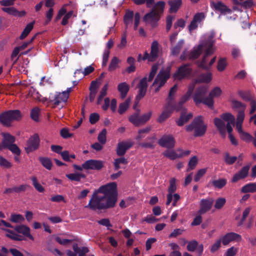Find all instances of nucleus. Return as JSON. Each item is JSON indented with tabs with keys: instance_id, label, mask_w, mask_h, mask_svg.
Masks as SVG:
<instances>
[{
	"instance_id": "1",
	"label": "nucleus",
	"mask_w": 256,
	"mask_h": 256,
	"mask_svg": "<svg viewBox=\"0 0 256 256\" xmlns=\"http://www.w3.org/2000/svg\"><path fill=\"white\" fill-rule=\"evenodd\" d=\"M117 200V184L112 182L95 190L86 207L94 210H106L114 208Z\"/></svg>"
},
{
	"instance_id": "2",
	"label": "nucleus",
	"mask_w": 256,
	"mask_h": 256,
	"mask_svg": "<svg viewBox=\"0 0 256 256\" xmlns=\"http://www.w3.org/2000/svg\"><path fill=\"white\" fill-rule=\"evenodd\" d=\"M214 123L221 136L224 138L226 136V129L228 136L232 134V125L235 124V117L231 113H223L221 118H216L214 120Z\"/></svg>"
},
{
	"instance_id": "3",
	"label": "nucleus",
	"mask_w": 256,
	"mask_h": 256,
	"mask_svg": "<svg viewBox=\"0 0 256 256\" xmlns=\"http://www.w3.org/2000/svg\"><path fill=\"white\" fill-rule=\"evenodd\" d=\"M165 2L162 1L158 2L153 7L150 12L146 14L144 18V21L150 24L152 27L157 26V22L160 20L162 14L164 12Z\"/></svg>"
},
{
	"instance_id": "4",
	"label": "nucleus",
	"mask_w": 256,
	"mask_h": 256,
	"mask_svg": "<svg viewBox=\"0 0 256 256\" xmlns=\"http://www.w3.org/2000/svg\"><path fill=\"white\" fill-rule=\"evenodd\" d=\"M214 38V33H211L208 35L207 40L205 42V46L206 48L205 53L202 60H198L196 62L199 68H202L205 70H208L210 69V66H208V64H207V61L208 56L214 52L212 46L215 42Z\"/></svg>"
},
{
	"instance_id": "5",
	"label": "nucleus",
	"mask_w": 256,
	"mask_h": 256,
	"mask_svg": "<svg viewBox=\"0 0 256 256\" xmlns=\"http://www.w3.org/2000/svg\"><path fill=\"white\" fill-rule=\"evenodd\" d=\"M186 129L188 132L194 130L195 136H202L205 134L207 126L204 123L202 116H200L195 118L190 124L186 126Z\"/></svg>"
},
{
	"instance_id": "6",
	"label": "nucleus",
	"mask_w": 256,
	"mask_h": 256,
	"mask_svg": "<svg viewBox=\"0 0 256 256\" xmlns=\"http://www.w3.org/2000/svg\"><path fill=\"white\" fill-rule=\"evenodd\" d=\"M160 44L158 42L154 40L151 44L150 53L146 52L144 56L142 57V54H139L138 57V61L140 62L141 60H148L150 62H154L156 60L160 54Z\"/></svg>"
},
{
	"instance_id": "7",
	"label": "nucleus",
	"mask_w": 256,
	"mask_h": 256,
	"mask_svg": "<svg viewBox=\"0 0 256 256\" xmlns=\"http://www.w3.org/2000/svg\"><path fill=\"white\" fill-rule=\"evenodd\" d=\"M170 68H167L166 70H161L160 71L152 84V86H157L154 90L156 92H158L169 79L170 76Z\"/></svg>"
},
{
	"instance_id": "8",
	"label": "nucleus",
	"mask_w": 256,
	"mask_h": 256,
	"mask_svg": "<svg viewBox=\"0 0 256 256\" xmlns=\"http://www.w3.org/2000/svg\"><path fill=\"white\" fill-rule=\"evenodd\" d=\"M68 98V92H59L55 95L53 100H50L48 102V106L52 108H58L60 110L66 104Z\"/></svg>"
},
{
	"instance_id": "9",
	"label": "nucleus",
	"mask_w": 256,
	"mask_h": 256,
	"mask_svg": "<svg viewBox=\"0 0 256 256\" xmlns=\"http://www.w3.org/2000/svg\"><path fill=\"white\" fill-rule=\"evenodd\" d=\"M22 118V113H1L0 122L4 126L10 127L14 121H18Z\"/></svg>"
},
{
	"instance_id": "10",
	"label": "nucleus",
	"mask_w": 256,
	"mask_h": 256,
	"mask_svg": "<svg viewBox=\"0 0 256 256\" xmlns=\"http://www.w3.org/2000/svg\"><path fill=\"white\" fill-rule=\"evenodd\" d=\"M208 86H201L198 88L192 96L193 100L195 104L198 105L200 104H203L207 106L206 102L208 96L206 97V94L208 92Z\"/></svg>"
},
{
	"instance_id": "11",
	"label": "nucleus",
	"mask_w": 256,
	"mask_h": 256,
	"mask_svg": "<svg viewBox=\"0 0 256 256\" xmlns=\"http://www.w3.org/2000/svg\"><path fill=\"white\" fill-rule=\"evenodd\" d=\"M134 18V30H136L140 20V14L137 12L134 15L133 11L127 10L126 12L124 17V22L126 27L128 28L129 26L132 25V19Z\"/></svg>"
},
{
	"instance_id": "12",
	"label": "nucleus",
	"mask_w": 256,
	"mask_h": 256,
	"mask_svg": "<svg viewBox=\"0 0 256 256\" xmlns=\"http://www.w3.org/2000/svg\"><path fill=\"white\" fill-rule=\"evenodd\" d=\"M141 114L134 113L129 116V121L136 126L145 124L150 118L151 113H145L143 114Z\"/></svg>"
},
{
	"instance_id": "13",
	"label": "nucleus",
	"mask_w": 256,
	"mask_h": 256,
	"mask_svg": "<svg viewBox=\"0 0 256 256\" xmlns=\"http://www.w3.org/2000/svg\"><path fill=\"white\" fill-rule=\"evenodd\" d=\"M40 146V138L38 134L36 133L31 136L26 142L25 150L27 154L37 150Z\"/></svg>"
},
{
	"instance_id": "14",
	"label": "nucleus",
	"mask_w": 256,
	"mask_h": 256,
	"mask_svg": "<svg viewBox=\"0 0 256 256\" xmlns=\"http://www.w3.org/2000/svg\"><path fill=\"white\" fill-rule=\"evenodd\" d=\"M192 68L189 64H184L180 66L177 71L174 74V80H182L190 76L192 72Z\"/></svg>"
},
{
	"instance_id": "15",
	"label": "nucleus",
	"mask_w": 256,
	"mask_h": 256,
	"mask_svg": "<svg viewBox=\"0 0 256 256\" xmlns=\"http://www.w3.org/2000/svg\"><path fill=\"white\" fill-rule=\"evenodd\" d=\"M104 166V162L100 160H89L82 164L84 169L100 170Z\"/></svg>"
},
{
	"instance_id": "16",
	"label": "nucleus",
	"mask_w": 256,
	"mask_h": 256,
	"mask_svg": "<svg viewBox=\"0 0 256 256\" xmlns=\"http://www.w3.org/2000/svg\"><path fill=\"white\" fill-rule=\"evenodd\" d=\"M175 139L172 134H164L158 140V144L162 147L172 148L175 146Z\"/></svg>"
},
{
	"instance_id": "17",
	"label": "nucleus",
	"mask_w": 256,
	"mask_h": 256,
	"mask_svg": "<svg viewBox=\"0 0 256 256\" xmlns=\"http://www.w3.org/2000/svg\"><path fill=\"white\" fill-rule=\"evenodd\" d=\"M214 200L212 198H202L200 202V209L198 214H204L208 212L212 208Z\"/></svg>"
},
{
	"instance_id": "18",
	"label": "nucleus",
	"mask_w": 256,
	"mask_h": 256,
	"mask_svg": "<svg viewBox=\"0 0 256 256\" xmlns=\"http://www.w3.org/2000/svg\"><path fill=\"white\" fill-rule=\"evenodd\" d=\"M158 70V64H155L152 66L151 71H150V72L149 74L148 78V82L152 81V80H153L154 78V76L157 72ZM147 82H148V80L146 77L142 78L140 80L138 87L147 89V88L148 86Z\"/></svg>"
},
{
	"instance_id": "19",
	"label": "nucleus",
	"mask_w": 256,
	"mask_h": 256,
	"mask_svg": "<svg viewBox=\"0 0 256 256\" xmlns=\"http://www.w3.org/2000/svg\"><path fill=\"white\" fill-rule=\"evenodd\" d=\"M30 188V186L28 184H22L20 186H15L12 188H6L4 191V194H10L12 193L20 194L26 191L28 188Z\"/></svg>"
},
{
	"instance_id": "20",
	"label": "nucleus",
	"mask_w": 256,
	"mask_h": 256,
	"mask_svg": "<svg viewBox=\"0 0 256 256\" xmlns=\"http://www.w3.org/2000/svg\"><path fill=\"white\" fill-rule=\"evenodd\" d=\"M134 142L129 140L126 142H121L118 144L116 148V154L120 156H123L126 152V150L132 148Z\"/></svg>"
},
{
	"instance_id": "21",
	"label": "nucleus",
	"mask_w": 256,
	"mask_h": 256,
	"mask_svg": "<svg viewBox=\"0 0 256 256\" xmlns=\"http://www.w3.org/2000/svg\"><path fill=\"white\" fill-rule=\"evenodd\" d=\"M2 143L0 144L2 146V150L3 149H6L10 144H14L16 142V138L8 132H4L2 134Z\"/></svg>"
},
{
	"instance_id": "22",
	"label": "nucleus",
	"mask_w": 256,
	"mask_h": 256,
	"mask_svg": "<svg viewBox=\"0 0 256 256\" xmlns=\"http://www.w3.org/2000/svg\"><path fill=\"white\" fill-rule=\"evenodd\" d=\"M222 94V90L219 87H215L210 92L207 99V106L212 108L214 106V98L219 97Z\"/></svg>"
},
{
	"instance_id": "23",
	"label": "nucleus",
	"mask_w": 256,
	"mask_h": 256,
	"mask_svg": "<svg viewBox=\"0 0 256 256\" xmlns=\"http://www.w3.org/2000/svg\"><path fill=\"white\" fill-rule=\"evenodd\" d=\"M205 18L204 14L203 12L196 13L193 17L192 20L188 26L190 32L196 30L198 27V24L200 23Z\"/></svg>"
},
{
	"instance_id": "24",
	"label": "nucleus",
	"mask_w": 256,
	"mask_h": 256,
	"mask_svg": "<svg viewBox=\"0 0 256 256\" xmlns=\"http://www.w3.org/2000/svg\"><path fill=\"white\" fill-rule=\"evenodd\" d=\"M221 242L224 246L228 244L230 242L234 240L240 241L242 240V236L240 234L235 232H229L226 234L220 239Z\"/></svg>"
},
{
	"instance_id": "25",
	"label": "nucleus",
	"mask_w": 256,
	"mask_h": 256,
	"mask_svg": "<svg viewBox=\"0 0 256 256\" xmlns=\"http://www.w3.org/2000/svg\"><path fill=\"white\" fill-rule=\"evenodd\" d=\"M211 6L214 8L216 10L220 12L222 14H230L232 12L231 9L221 1H218L217 2H211Z\"/></svg>"
},
{
	"instance_id": "26",
	"label": "nucleus",
	"mask_w": 256,
	"mask_h": 256,
	"mask_svg": "<svg viewBox=\"0 0 256 256\" xmlns=\"http://www.w3.org/2000/svg\"><path fill=\"white\" fill-rule=\"evenodd\" d=\"M205 46V42L203 44H200L197 47H194L192 50L188 53V60H196L202 54L203 48Z\"/></svg>"
},
{
	"instance_id": "27",
	"label": "nucleus",
	"mask_w": 256,
	"mask_h": 256,
	"mask_svg": "<svg viewBox=\"0 0 256 256\" xmlns=\"http://www.w3.org/2000/svg\"><path fill=\"white\" fill-rule=\"evenodd\" d=\"M14 230L19 234H22L24 236L28 237L30 240H34V236L30 234V228L28 226L20 224L16 226L14 228Z\"/></svg>"
},
{
	"instance_id": "28",
	"label": "nucleus",
	"mask_w": 256,
	"mask_h": 256,
	"mask_svg": "<svg viewBox=\"0 0 256 256\" xmlns=\"http://www.w3.org/2000/svg\"><path fill=\"white\" fill-rule=\"evenodd\" d=\"M193 117L192 113H180V116L176 120V124L179 126H183Z\"/></svg>"
},
{
	"instance_id": "29",
	"label": "nucleus",
	"mask_w": 256,
	"mask_h": 256,
	"mask_svg": "<svg viewBox=\"0 0 256 256\" xmlns=\"http://www.w3.org/2000/svg\"><path fill=\"white\" fill-rule=\"evenodd\" d=\"M110 106L111 110L114 112L116 108V100L115 98H113L110 104V99L106 98L104 99V104L102 105V108L104 111L108 110V107Z\"/></svg>"
},
{
	"instance_id": "30",
	"label": "nucleus",
	"mask_w": 256,
	"mask_h": 256,
	"mask_svg": "<svg viewBox=\"0 0 256 256\" xmlns=\"http://www.w3.org/2000/svg\"><path fill=\"white\" fill-rule=\"evenodd\" d=\"M195 86L194 84H192L188 86V90L186 94L184 95L180 98L179 102V106H182V104L186 102L190 98L191 96L193 90H194Z\"/></svg>"
},
{
	"instance_id": "31",
	"label": "nucleus",
	"mask_w": 256,
	"mask_h": 256,
	"mask_svg": "<svg viewBox=\"0 0 256 256\" xmlns=\"http://www.w3.org/2000/svg\"><path fill=\"white\" fill-rule=\"evenodd\" d=\"M118 90L120 94V98L123 99L126 96L130 90V86L128 84L124 82L118 85Z\"/></svg>"
},
{
	"instance_id": "32",
	"label": "nucleus",
	"mask_w": 256,
	"mask_h": 256,
	"mask_svg": "<svg viewBox=\"0 0 256 256\" xmlns=\"http://www.w3.org/2000/svg\"><path fill=\"white\" fill-rule=\"evenodd\" d=\"M168 4L170 6V12H176L182 4V0H170Z\"/></svg>"
},
{
	"instance_id": "33",
	"label": "nucleus",
	"mask_w": 256,
	"mask_h": 256,
	"mask_svg": "<svg viewBox=\"0 0 256 256\" xmlns=\"http://www.w3.org/2000/svg\"><path fill=\"white\" fill-rule=\"evenodd\" d=\"M139 88L138 92L134 104L133 106L134 109L136 111L138 110L136 108V107H137L140 100L142 98H143L144 96L146 95V92L147 90V89L144 88Z\"/></svg>"
},
{
	"instance_id": "34",
	"label": "nucleus",
	"mask_w": 256,
	"mask_h": 256,
	"mask_svg": "<svg viewBox=\"0 0 256 256\" xmlns=\"http://www.w3.org/2000/svg\"><path fill=\"white\" fill-rule=\"evenodd\" d=\"M74 251L76 253V255L78 256H84L89 250L87 247H79L78 244H74L72 245Z\"/></svg>"
},
{
	"instance_id": "35",
	"label": "nucleus",
	"mask_w": 256,
	"mask_h": 256,
	"mask_svg": "<svg viewBox=\"0 0 256 256\" xmlns=\"http://www.w3.org/2000/svg\"><path fill=\"white\" fill-rule=\"evenodd\" d=\"M66 176L71 181H75L78 182H80L81 178H86V175L82 173H73L66 174Z\"/></svg>"
},
{
	"instance_id": "36",
	"label": "nucleus",
	"mask_w": 256,
	"mask_h": 256,
	"mask_svg": "<svg viewBox=\"0 0 256 256\" xmlns=\"http://www.w3.org/2000/svg\"><path fill=\"white\" fill-rule=\"evenodd\" d=\"M241 192L242 193L256 192V183H249L243 186L241 188Z\"/></svg>"
},
{
	"instance_id": "37",
	"label": "nucleus",
	"mask_w": 256,
	"mask_h": 256,
	"mask_svg": "<svg viewBox=\"0 0 256 256\" xmlns=\"http://www.w3.org/2000/svg\"><path fill=\"white\" fill-rule=\"evenodd\" d=\"M231 102L232 106L234 110H238L239 112H244L246 108L245 104L236 100H232Z\"/></svg>"
},
{
	"instance_id": "38",
	"label": "nucleus",
	"mask_w": 256,
	"mask_h": 256,
	"mask_svg": "<svg viewBox=\"0 0 256 256\" xmlns=\"http://www.w3.org/2000/svg\"><path fill=\"white\" fill-rule=\"evenodd\" d=\"M212 74L210 72H207L200 74L197 78L196 81L198 82H210L212 78Z\"/></svg>"
},
{
	"instance_id": "39",
	"label": "nucleus",
	"mask_w": 256,
	"mask_h": 256,
	"mask_svg": "<svg viewBox=\"0 0 256 256\" xmlns=\"http://www.w3.org/2000/svg\"><path fill=\"white\" fill-rule=\"evenodd\" d=\"M38 159L44 168L48 170L52 169V163L50 158L47 157H40Z\"/></svg>"
},
{
	"instance_id": "40",
	"label": "nucleus",
	"mask_w": 256,
	"mask_h": 256,
	"mask_svg": "<svg viewBox=\"0 0 256 256\" xmlns=\"http://www.w3.org/2000/svg\"><path fill=\"white\" fill-rule=\"evenodd\" d=\"M34 24V22H33L27 24V26H26V28H24L21 35L20 36V40H24L27 36L29 34L30 31L32 30Z\"/></svg>"
},
{
	"instance_id": "41",
	"label": "nucleus",
	"mask_w": 256,
	"mask_h": 256,
	"mask_svg": "<svg viewBox=\"0 0 256 256\" xmlns=\"http://www.w3.org/2000/svg\"><path fill=\"white\" fill-rule=\"evenodd\" d=\"M184 42L183 40H181L178 42L177 44L172 48V54L174 56H178L181 50Z\"/></svg>"
},
{
	"instance_id": "42",
	"label": "nucleus",
	"mask_w": 256,
	"mask_h": 256,
	"mask_svg": "<svg viewBox=\"0 0 256 256\" xmlns=\"http://www.w3.org/2000/svg\"><path fill=\"white\" fill-rule=\"evenodd\" d=\"M32 185L34 188L39 192H43L44 191V188L38 182L36 176L31 178Z\"/></svg>"
},
{
	"instance_id": "43",
	"label": "nucleus",
	"mask_w": 256,
	"mask_h": 256,
	"mask_svg": "<svg viewBox=\"0 0 256 256\" xmlns=\"http://www.w3.org/2000/svg\"><path fill=\"white\" fill-rule=\"evenodd\" d=\"M227 180L225 178H220L218 180H214L212 182V185L218 189L224 188L226 184Z\"/></svg>"
},
{
	"instance_id": "44",
	"label": "nucleus",
	"mask_w": 256,
	"mask_h": 256,
	"mask_svg": "<svg viewBox=\"0 0 256 256\" xmlns=\"http://www.w3.org/2000/svg\"><path fill=\"white\" fill-rule=\"evenodd\" d=\"M10 220L14 223L22 222L24 220V217L20 214H12Z\"/></svg>"
},
{
	"instance_id": "45",
	"label": "nucleus",
	"mask_w": 256,
	"mask_h": 256,
	"mask_svg": "<svg viewBox=\"0 0 256 256\" xmlns=\"http://www.w3.org/2000/svg\"><path fill=\"white\" fill-rule=\"evenodd\" d=\"M120 62V60L117 57H114L111 60L110 64L108 66V70L110 72H112L116 68H117L118 67V64Z\"/></svg>"
},
{
	"instance_id": "46",
	"label": "nucleus",
	"mask_w": 256,
	"mask_h": 256,
	"mask_svg": "<svg viewBox=\"0 0 256 256\" xmlns=\"http://www.w3.org/2000/svg\"><path fill=\"white\" fill-rule=\"evenodd\" d=\"M108 85L106 84L100 92V94L98 98L96 104H100L106 95Z\"/></svg>"
},
{
	"instance_id": "47",
	"label": "nucleus",
	"mask_w": 256,
	"mask_h": 256,
	"mask_svg": "<svg viewBox=\"0 0 256 256\" xmlns=\"http://www.w3.org/2000/svg\"><path fill=\"white\" fill-rule=\"evenodd\" d=\"M238 158L236 156H230L229 152H226L224 156V160L225 162L228 164H233L237 160Z\"/></svg>"
},
{
	"instance_id": "48",
	"label": "nucleus",
	"mask_w": 256,
	"mask_h": 256,
	"mask_svg": "<svg viewBox=\"0 0 256 256\" xmlns=\"http://www.w3.org/2000/svg\"><path fill=\"white\" fill-rule=\"evenodd\" d=\"M128 163V160L125 158L124 157L116 158L114 160V166L115 170H118L120 168V164H126Z\"/></svg>"
},
{
	"instance_id": "49",
	"label": "nucleus",
	"mask_w": 256,
	"mask_h": 256,
	"mask_svg": "<svg viewBox=\"0 0 256 256\" xmlns=\"http://www.w3.org/2000/svg\"><path fill=\"white\" fill-rule=\"evenodd\" d=\"M131 99L128 98L124 102L121 103L119 106L118 112H125L128 108Z\"/></svg>"
},
{
	"instance_id": "50",
	"label": "nucleus",
	"mask_w": 256,
	"mask_h": 256,
	"mask_svg": "<svg viewBox=\"0 0 256 256\" xmlns=\"http://www.w3.org/2000/svg\"><path fill=\"white\" fill-rule=\"evenodd\" d=\"M227 66L226 60L225 58H220L218 62L217 65V69L219 72L224 71Z\"/></svg>"
},
{
	"instance_id": "51",
	"label": "nucleus",
	"mask_w": 256,
	"mask_h": 256,
	"mask_svg": "<svg viewBox=\"0 0 256 256\" xmlns=\"http://www.w3.org/2000/svg\"><path fill=\"white\" fill-rule=\"evenodd\" d=\"M106 128L103 129L102 132L99 134L98 140V142L102 144H106Z\"/></svg>"
},
{
	"instance_id": "52",
	"label": "nucleus",
	"mask_w": 256,
	"mask_h": 256,
	"mask_svg": "<svg viewBox=\"0 0 256 256\" xmlns=\"http://www.w3.org/2000/svg\"><path fill=\"white\" fill-rule=\"evenodd\" d=\"M176 190V180L172 178L170 181V186L168 188V192L173 194Z\"/></svg>"
},
{
	"instance_id": "53",
	"label": "nucleus",
	"mask_w": 256,
	"mask_h": 256,
	"mask_svg": "<svg viewBox=\"0 0 256 256\" xmlns=\"http://www.w3.org/2000/svg\"><path fill=\"white\" fill-rule=\"evenodd\" d=\"M250 207L246 208L244 210V212H242V218L241 220H240V221L238 224V226H241L244 224L247 216L250 214Z\"/></svg>"
},
{
	"instance_id": "54",
	"label": "nucleus",
	"mask_w": 256,
	"mask_h": 256,
	"mask_svg": "<svg viewBox=\"0 0 256 256\" xmlns=\"http://www.w3.org/2000/svg\"><path fill=\"white\" fill-rule=\"evenodd\" d=\"M163 154L164 156L172 160H174L179 158L178 154L174 151H170L167 150L163 153Z\"/></svg>"
},
{
	"instance_id": "55",
	"label": "nucleus",
	"mask_w": 256,
	"mask_h": 256,
	"mask_svg": "<svg viewBox=\"0 0 256 256\" xmlns=\"http://www.w3.org/2000/svg\"><path fill=\"white\" fill-rule=\"evenodd\" d=\"M198 164V158L196 156H192L188 162V171L194 170Z\"/></svg>"
},
{
	"instance_id": "56",
	"label": "nucleus",
	"mask_w": 256,
	"mask_h": 256,
	"mask_svg": "<svg viewBox=\"0 0 256 256\" xmlns=\"http://www.w3.org/2000/svg\"><path fill=\"white\" fill-rule=\"evenodd\" d=\"M6 149H8L12 154H16L17 156H20L21 154V150H20V148L15 144H10V146H8Z\"/></svg>"
},
{
	"instance_id": "57",
	"label": "nucleus",
	"mask_w": 256,
	"mask_h": 256,
	"mask_svg": "<svg viewBox=\"0 0 256 256\" xmlns=\"http://www.w3.org/2000/svg\"><path fill=\"white\" fill-rule=\"evenodd\" d=\"M198 246V242L196 240H193L188 242V245L186 246V249L188 251L192 252H194L196 250Z\"/></svg>"
},
{
	"instance_id": "58",
	"label": "nucleus",
	"mask_w": 256,
	"mask_h": 256,
	"mask_svg": "<svg viewBox=\"0 0 256 256\" xmlns=\"http://www.w3.org/2000/svg\"><path fill=\"white\" fill-rule=\"evenodd\" d=\"M226 202V198H218L216 201L214 206L215 208L220 210L224 206Z\"/></svg>"
},
{
	"instance_id": "59",
	"label": "nucleus",
	"mask_w": 256,
	"mask_h": 256,
	"mask_svg": "<svg viewBox=\"0 0 256 256\" xmlns=\"http://www.w3.org/2000/svg\"><path fill=\"white\" fill-rule=\"evenodd\" d=\"M0 166L6 168H10L12 166V164L6 158L0 156Z\"/></svg>"
},
{
	"instance_id": "60",
	"label": "nucleus",
	"mask_w": 256,
	"mask_h": 256,
	"mask_svg": "<svg viewBox=\"0 0 256 256\" xmlns=\"http://www.w3.org/2000/svg\"><path fill=\"white\" fill-rule=\"evenodd\" d=\"M2 10L3 12L14 16H17V14H18V10L14 7L2 8Z\"/></svg>"
},
{
	"instance_id": "61",
	"label": "nucleus",
	"mask_w": 256,
	"mask_h": 256,
	"mask_svg": "<svg viewBox=\"0 0 256 256\" xmlns=\"http://www.w3.org/2000/svg\"><path fill=\"white\" fill-rule=\"evenodd\" d=\"M240 138L246 142H250L252 139V136L248 132L242 131L240 134Z\"/></svg>"
},
{
	"instance_id": "62",
	"label": "nucleus",
	"mask_w": 256,
	"mask_h": 256,
	"mask_svg": "<svg viewBox=\"0 0 256 256\" xmlns=\"http://www.w3.org/2000/svg\"><path fill=\"white\" fill-rule=\"evenodd\" d=\"M206 168H202L198 170L194 176V181L196 182H198L200 178L206 174Z\"/></svg>"
},
{
	"instance_id": "63",
	"label": "nucleus",
	"mask_w": 256,
	"mask_h": 256,
	"mask_svg": "<svg viewBox=\"0 0 256 256\" xmlns=\"http://www.w3.org/2000/svg\"><path fill=\"white\" fill-rule=\"evenodd\" d=\"M60 136L64 138H68L72 136L73 134L69 132L68 130L66 128H63L60 132Z\"/></svg>"
},
{
	"instance_id": "64",
	"label": "nucleus",
	"mask_w": 256,
	"mask_h": 256,
	"mask_svg": "<svg viewBox=\"0 0 256 256\" xmlns=\"http://www.w3.org/2000/svg\"><path fill=\"white\" fill-rule=\"evenodd\" d=\"M250 170V166H246L244 167H242L241 170L238 172L239 174L242 176V178H244L247 177L248 174V171Z\"/></svg>"
}]
</instances>
